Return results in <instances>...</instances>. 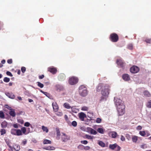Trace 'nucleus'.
I'll return each instance as SVG.
<instances>
[{"label":"nucleus","instance_id":"nucleus-1","mask_svg":"<svg viewBox=\"0 0 151 151\" xmlns=\"http://www.w3.org/2000/svg\"><path fill=\"white\" fill-rule=\"evenodd\" d=\"M100 89L101 90L102 96L100 98V101H106L108 97L110 91L111 86L108 85H103L101 84H100L97 87V91H99Z\"/></svg>","mask_w":151,"mask_h":151},{"label":"nucleus","instance_id":"nucleus-2","mask_svg":"<svg viewBox=\"0 0 151 151\" xmlns=\"http://www.w3.org/2000/svg\"><path fill=\"white\" fill-rule=\"evenodd\" d=\"M115 104L119 116L123 115L125 113V106L122 101L117 98H114Z\"/></svg>","mask_w":151,"mask_h":151},{"label":"nucleus","instance_id":"nucleus-3","mask_svg":"<svg viewBox=\"0 0 151 151\" xmlns=\"http://www.w3.org/2000/svg\"><path fill=\"white\" fill-rule=\"evenodd\" d=\"M26 128L24 127H22L21 130L13 129L11 130V133L15 135L21 136L23 134H26Z\"/></svg>","mask_w":151,"mask_h":151},{"label":"nucleus","instance_id":"nucleus-4","mask_svg":"<svg viewBox=\"0 0 151 151\" xmlns=\"http://www.w3.org/2000/svg\"><path fill=\"white\" fill-rule=\"evenodd\" d=\"M79 94L82 96H85L87 95L88 91L86 87L84 85H82L79 88Z\"/></svg>","mask_w":151,"mask_h":151},{"label":"nucleus","instance_id":"nucleus-5","mask_svg":"<svg viewBox=\"0 0 151 151\" xmlns=\"http://www.w3.org/2000/svg\"><path fill=\"white\" fill-rule=\"evenodd\" d=\"M109 39L113 42H116L119 39L118 35L115 33H112L110 34Z\"/></svg>","mask_w":151,"mask_h":151},{"label":"nucleus","instance_id":"nucleus-6","mask_svg":"<svg viewBox=\"0 0 151 151\" xmlns=\"http://www.w3.org/2000/svg\"><path fill=\"white\" fill-rule=\"evenodd\" d=\"M78 81V78L76 77L72 76L69 79L68 82L70 85H73L76 84Z\"/></svg>","mask_w":151,"mask_h":151},{"label":"nucleus","instance_id":"nucleus-7","mask_svg":"<svg viewBox=\"0 0 151 151\" xmlns=\"http://www.w3.org/2000/svg\"><path fill=\"white\" fill-rule=\"evenodd\" d=\"M109 147L111 149L116 151H119L121 149V147L116 143L110 144Z\"/></svg>","mask_w":151,"mask_h":151},{"label":"nucleus","instance_id":"nucleus-8","mask_svg":"<svg viewBox=\"0 0 151 151\" xmlns=\"http://www.w3.org/2000/svg\"><path fill=\"white\" fill-rule=\"evenodd\" d=\"M61 139L62 141L65 142L68 140L70 139V137L69 136L67 135L65 133L63 132L61 133Z\"/></svg>","mask_w":151,"mask_h":151},{"label":"nucleus","instance_id":"nucleus-9","mask_svg":"<svg viewBox=\"0 0 151 151\" xmlns=\"http://www.w3.org/2000/svg\"><path fill=\"white\" fill-rule=\"evenodd\" d=\"M47 71L53 74H55L57 71L56 68L53 66H50L47 68Z\"/></svg>","mask_w":151,"mask_h":151},{"label":"nucleus","instance_id":"nucleus-10","mask_svg":"<svg viewBox=\"0 0 151 151\" xmlns=\"http://www.w3.org/2000/svg\"><path fill=\"white\" fill-rule=\"evenodd\" d=\"M116 63L118 65L120 66L122 68H123L125 66V64L124 61L121 59H117Z\"/></svg>","mask_w":151,"mask_h":151},{"label":"nucleus","instance_id":"nucleus-11","mask_svg":"<svg viewBox=\"0 0 151 151\" xmlns=\"http://www.w3.org/2000/svg\"><path fill=\"white\" fill-rule=\"evenodd\" d=\"M139 71V68L137 66H134L132 67L130 69V72L133 73L138 72Z\"/></svg>","mask_w":151,"mask_h":151},{"label":"nucleus","instance_id":"nucleus-12","mask_svg":"<svg viewBox=\"0 0 151 151\" xmlns=\"http://www.w3.org/2000/svg\"><path fill=\"white\" fill-rule=\"evenodd\" d=\"M109 135L113 138H116V137L119 136L116 132L115 131H111L109 133Z\"/></svg>","mask_w":151,"mask_h":151},{"label":"nucleus","instance_id":"nucleus-13","mask_svg":"<svg viewBox=\"0 0 151 151\" xmlns=\"http://www.w3.org/2000/svg\"><path fill=\"white\" fill-rule=\"evenodd\" d=\"M79 117L80 119L82 121H84L85 118H86V115L83 112H81L79 114Z\"/></svg>","mask_w":151,"mask_h":151},{"label":"nucleus","instance_id":"nucleus-14","mask_svg":"<svg viewBox=\"0 0 151 151\" xmlns=\"http://www.w3.org/2000/svg\"><path fill=\"white\" fill-rule=\"evenodd\" d=\"M87 131L91 134L95 135L97 134V132L90 127L87 128Z\"/></svg>","mask_w":151,"mask_h":151},{"label":"nucleus","instance_id":"nucleus-15","mask_svg":"<svg viewBox=\"0 0 151 151\" xmlns=\"http://www.w3.org/2000/svg\"><path fill=\"white\" fill-rule=\"evenodd\" d=\"M58 80L60 81H63L65 79V76L64 74L61 73L58 76Z\"/></svg>","mask_w":151,"mask_h":151},{"label":"nucleus","instance_id":"nucleus-16","mask_svg":"<svg viewBox=\"0 0 151 151\" xmlns=\"http://www.w3.org/2000/svg\"><path fill=\"white\" fill-rule=\"evenodd\" d=\"M52 106L54 111L57 112L58 111L59 107L58 104L55 102H53L52 103Z\"/></svg>","mask_w":151,"mask_h":151},{"label":"nucleus","instance_id":"nucleus-17","mask_svg":"<svg viewBox=\"0 0 151 151\" xmlns=\"http://www.w3.org/2000/svg\"><path fill=\"white\" fill-rule=\"evenodd\" d=\"M122 78L125 81H128L130 80V77L127 74H123L122 76Z\"/></svg>","mask_w":151,"mask_h":151},{"label":"nucleus","instance_id":"nucleus-18","mask_svg":"<svg viewBox=\"0 0 151 151\" xmlns=\"http://www.w3.org/2000/svg\"><path fill=\"white\" fill-rule=\"evenodd\" d=\"M5 94L7 96L11 99H13L15 98L14 95L12 93L6 92Z\"/></svg>","mask_w":151,"mask_h":151},{"label":"nucleus","instance_id":"nucleus-19","mask_svg":"<svg viewBox=\"0 0 151 151\" xmlns=\"http://www.w3.org/2000/svg\"><path fill=\"white\" fill-rule=\"evenodd\" d=\"M145 96L146 97H150L151 96V94L148 91L145 90L143 92Z\"/></svg>","mask_w":151,"mask_h":151},{"label":"nucleus","instance_id":"nucleus-20","mask_svg":"<svg viewBox=\"0 0 151 151\" xmlns=\"http://www.w3.org/2000/svg\"><path fill=\"white\" fill-rule=\"evenodd\" d=\"M9 114L11 116L13 117H14L16 116L15 110L14 109H11V110L10 111Z\"/></svg>","mask_w":151,"mask_h":151},{"label":"nucleus","instance_id":"nucleus-21","mask_svg":"<svg viewBox=\"0 0 151 151\" xmlns=\"http://www.w3.org/2000/svg\"><path fill=\"white\" fill-rule=\"evenodd\" d=\"M43 148L44 149L48 150H54L55 149L54 147L50 146L45 147Z\"/></svg>","mask_w":151,"mask_h":151},{"label":"nucleus","instance_id":"nucleus-22","mask_svg":"<svg viewBox=\"0 0 151 151\" xmlns=\"http://www.w3.org/2000/svg\"><path fill=\"white\" fill-rule=\"evenodd\" d=\"M138 137L135 135H133L132 136V142L135 143H136L138 140Z\"/></svg>","mask_w":151,"mask_h":151},{"label":"nucleus","instance_id":"nucleus-23","mask_svg":"<svg viewBox=\"0 0 151 151\" xmlns=\"http://www.w3.org/2000/svg\"><path fill=\"white\" fill-rule=\"evenodd\" d=\"M72 111L73 113H77L79 110L78 109H76L75 106H72L71 107Z\"/></svg>","mask_w":151,"mask_h":151},{"label":"nucleus","instance_id":"nucleus-24","mask_svg":"<svg viewBox=\"0 0 151 151\" xmlns=\"http://www.w3.org/2000/svg\"><path fill=\"white\" fill-rule=\"evenodd\" d=\"M64 107L67 109H69L71 108V106L67 103H65L63 104Z\"/></svg>","mask_w":151,"mask_h":151},{"label":"nucleus","instance_id":"nucleus-25","mask_svg":"<svg viewBox=\"0 0 151 151\" xmlns=\"http://www.w3.org/2000/svg\"><path fill=\"white\" fill-rule=\"evenodd\" d=\"M85 137L86 138L92 140L94 138L93 136H91L88 134L85 135Z\"/></svg>","mask_w":151,"mask_h":151},{"label":"nucleus","instance_id":"nucleus-26","mask_svg":"<svg viewBox=\"0 0 151 151\" xmlns=\"http://www.w3.org/2000/svg\"><path fill=\"white\" fill-rule=\"evenodd\" d=\"M14 149L17 151H19L20 150V147L19 145H16L14 146Z\"/></svg>","mask_w":151,"mask_h":151},{"label":"nucleus","instance_id":"nucleus-27","mask_svg":"<svg viewBox=\"0 0 151 151\" xmlns=\"http://www.w3.org/2000/svg\"><path fill=\"white\" fill-rule=\"evenodd\" d=\"M51 143V141L47 139H45L43 141V143L44 144H50Z\"/></svg>","mask_w":151,"mask_h":151},{"label":"nucleus","instance_id":"nucleus-28","mask_svg":"<svg viewBox=\"0 0 151 151\" xmlns=\"http://www.w3.org/2000/svg\"><path fill=\"white\" fill-rule=\"evenodd\" d=\"M97 131L98 132L101 134H103L104 133V129L102 128H98Z\"/></svg>","mask_w":151,"mask_h":151},{"label":"nucleus","instance_id":"nucleus-29","mask_svg":"<svg viewBox=\"0 0 151 151\" xmlns=\"http://www.w3.org/2000/svg\"><path fill=\"white\" fill-rule=\"evenodd\" d=\"M98 144L102 147H105V143L102 141H99L98 143Z\"/></svg>","mask_w":151,"mask_h":151},{"label":"nucleus","instance_id":"nucleus-30","mask_svg":"<svg viewBox=\"0 0 151 151\" xmlns=\"http://www.w3.org/2000/svg\"><path fill=\"white\" fill-rule=\"evenodd\" d=\"M73 38L70 36L68 37L66 39V40L67 41L71 42H72L73 40Z\"/></svg>","mask_w":151,"mask_h":151},{"label":"nucleus","instance_id":"nucleus-31","mask_svg":"<svg viewBox=\"0 0 151 151\" xmlns=\"http://www.w3.org/2000/svg\"><path fill=\"white\" fill-rule=\"evenodd\" d=\"M37 86L40 88H42L43 87L44 85L43 84L39 82H37Z\"/></svg>","mask_w":151,"mask_h":151},{"label":"nucleus","instance_id":"nucleus-32","mask_svg":"<svg viewBox=\"0 0 151 151\" xmlns=\"http://www.w3.org/2000/svg\"><path fill=\"white\" fill-rule=\"evenodd\" d=\"M146 105L148 108H151V100L148 101Z\"/></svg>","mask_w":151,"mask_h":151},{"label":"nucleus","instance_id":"nucleus-33","mask_svg":"<svg viewBox=\"0 0 151 151\" xmlns=\"http://www.w3.org/2000/svg\"><path fill=\"white\" fill-rule=\"evenodd\" d=\"M42 129L43 131L45 132H48V130L47 127H45L44 126L42 127Z\"/></svg>","mask_w":151,"mask_h":151},{"label":"nucleus","instance_id":"nucleus-34","mask_svg":"<svg viewBox=\"0 0 151 151\" xmlns=\"http://www.w3.org/2000/svg\"><path fill=\"white\" fill-rule=\"evenodd\" d=\"M61 135V134L60 133V132L56 133V139L58 140L60 138Z\"/></svg>","mask_w":151,"mask_h":151},{"label":"nucleus","instance_id":"nucleus-35","mask_svg":"<svg viewBox=\"0 0 151 151\" xmlns=\"http://www.w3.org/2000/svg\"><path fill=\"white\" fill-rule=\"evenodd\" d=\"M10 80V79L9 78L6 77H4L3 79L4 81L6 83L9 82V81Z\"/></svg>","mask_w":151,"mask_h":151},{"label":"nucleus","instance_id":"nucleus-36","mask_svg":"<svg viewBox=\"0 0 151 151\" xmlns=\"http://www.w3.org/2000/svg\"><path fill=\"white\" fill-rule=\"evenodd\" d=\"M145 131H140L139 132V134L142 136L145 137Z\"/></svg>","mask_w":151,"mask_h":151},{"label":"nucleus","instance_id":"nucleus-37","mask_svg":"<svg viewBox=\"0 0 151 151\" xmlns=\"http://www.w3.org/2000/svg\"><path fill=\"white\" fill-rule=\"evenodd\" d=\"M0 117L1 118H4V114L2 111H0Z\"/></svg>","mask_w":151,"mask_h":151},{"label":"nucleus","instance_id":"nucleus-38","mask_svg":"<svg viewBox=\"0 0 151 151\" xmlns=\"http://www.w3.org/2000/svg\"><path fill=\"white\" fill-rule=\"evenodd\" d=\"M64 118L66 122L68 123H71V122L69 120V119L68 117V116L67 115H65L64 116Z\"/></svg>","mask_w":151,"mask_h":151},{"label":"nucleus","instance_id":"nucleus-39","mask_svg":"<svg viewBox=\"0 0 151 151\" xmlns=\"http://www.w3.org/2000/svg\"><path fill=\"white\" fill-rule=\"evenodd\" d=\"M147 147V145L146 144H144L140 146V147L142 149L146 148Z\"/></svg>","mask_w":151,"mask_h":151},{"label":"nucleus","instance_id":"nucleus-40","mask_svg":"<svg viewBox=\"0 0 151 151\" xmlns=\"http://www.w3.org/2000/svg\"><path fill=\"white\" fill-rule=\"evenodd\" d=\"M56 115L58 116H62L63 115V113L62 112H60V111H58V112H57L56 113Z\"/></svg>","mask_w":151,"mask_h":151},{"label":"nucleus","instance_id":"nucleus-41","mask_svg":"<svg viewBox=\"0 0 151 151\" xmlns=\"http://www.w3.org/2000/svg\"><path fill=\"white\" fill-rule=\"evenodd\" d=\"M24 125L27 127L30 126L32 129H33L34 127H33L32 125L30 124V123H24Z\"/></svg>","mask_w":151,"mask_h":151},{"label":"nucleus","instance_id":"nucleus-42","mask_svg":"<svg viewBox=\"0 0 151 151\" xmlns=\"http://www.w3.org/2000/svg\"><path fill=\"white\" fill-rule=\"evenodd\" d=\"M1 135H3L6 133V131L4 129H1L0 130Z\"/></svg>","mask_w":151,"mask_h":151},{"label":"nucleus","instance_id":"nucleus-43","mask_svg":"<svg viewBox=\"0 0 151 151\" xmlns=\"http://www.w3.org/2000/svg\"><path fill=\"white\" fill-rule=\"evenodd\" d=\"M145 41L147 43H150L151 42V39H146L145 40Z\"/></svg>","mask_w":151,"mask_h":151},{"label":"nucleus","instance_id":"nucleus-44","mask_svg":"<svg viewBox=\"0 0 151 151\" xmlns=\"http://www.w3.org/2000/svg\"><path fill=\"white\" fill-rule=\"evenodd\" d=\"M80 129L82 131H87V128H86L85 127H81Z\"/></svg>","mask_w":151,"mask_h":151},{"label":"nucleus","instance_id":"nucleus-45","mask_svg":"<svg viewBox=\"0 0 151 151\" xmlns=\"http://www.w3.org/2000/svg\"><path fill=\"white\" fill-rule=\"evenodd\" d=\"M126 137L127 139L128 140H129L131 139L130 135L128 134H126Z\"/></svg>","mask_w":151,"mask_h":151},{"label":"nucleus","instance_id":"nucleus-46","mask_svg":"<svg viewBox=\"0 0 151 151\" xmlns=\"http://www.w3.org/2000/svg\"><path fill=\"white\" fill-rule=\"evenodd\" d=\"M81 110L83 111H87L88 110V108L86 106H83L81 108Z\"/></svg>","mask_w":151,"mask_h":151},{"label":"nucleus","instance_id":"nucleus-47","mask_svg":"<svg viewBox=\"0 0 151 151\" xmlns=\"http://www.w3.org/2000/svg\"><path fill=\"white\" fill-rule=\"evenodd\" d=\"M21 70L22 72L24 73L26 71V68L24 67H22L21 68Z\"/></svg>","mask_w":151,"mask_h":151},{"label":"nucleus","instance_id":"nucleus-48","mask_svg":"<svg viewBox=\"0 0 151 151\" xmlns=\"http://www.w3.org/2000/svg\"><path fill=\"white\" fill-rule=\"evenodd\" d=\"M6 74L9 76L11 77H12L13 76V75L12 73L9 71H7L6 72Z\"/></svg>","mask_w":151,"mask_h":151},{"label":"nucleus","instance_id":"nucleus-49","mask_svg":"<svg viewBox=\"0 0 151 151\" xmlns=\"http://www.w3.org/2000/svg\"><path fill=\"white\" fill-rule=\"evenodd\" d=\"M150 135V134L149 133V132L148 131H145V137H148Z\"/></svg>","mask_w":151,"mask_h":151},{"label":"nucleus","instance_id":"nucleus-50","mask_svg":"<svg viewBox=\"0 0 151 151\" xmlns=\"http://www.w3.org/2000/svg\"><path fill=\"white\" fill-rule=\"evenodd\" d=\"M1 126L2 128L6 127L7 126V123H1Z\"/></svg>","mask_w":151,"mask_h":151},{"label":"nucleus","instance_id":"nucleus-51","mask_svg":"<svg viewBox=\"0 0 151 151\" xmlns=\"http://www.w3.org/2000/svg\"><path fill=\"white\" fill-rule=\"evenodd\" d=\"M88 141L86 140H83V141H81V143L82 144L86 145L88 143Z\"/></svg>","mask_w":151,"mask_h":151},{"label":"nucleus","instance_id":"nucleus-52","mask_svg":"<svg viewBox=\"0 0 151 151\" xmlns=\"http://www.w3.org/2000/svg\"><path fill=\"white\" fill-rule=\"evenodd\" d=\"M18 122L19 123H23L24 121L22 118H19L17 119Z\"/></svg>","mask_w":151,"mask_h":151},{"label":"nucleus","instance_id":"nucleus-53","mask_svg":"<svg viewBox=\"0 0 151 151\" xmlns=\"http://www.w3.org/2000/svg\"><path fill=\"white\" fill-rule=\"evenodd\" d=\"M96 123H101V118H98L96 120Z\"/></svg>","mask_w":151,"mask_h":151},{"label":"nucleus","instance_id":"nucleus-54","mask_svg":"<svg viewBox=\"0 0 151 151\" xmlns=\"http://www.w3.org/2000/svg\"><path fill=\"white\" fill-rule=\"evenodd\" d=\"M121 140L122 141H124L125 140V137L122 135H121Z\"/></svg>","mask_w":151,"mask_h":151},{"label":"nucleus","instance_id":"nucleus-55","mask_svg":"<svg viewBox=\"0 0 151 151\" xmlns=\"http://www.w3.org/2000/svg\"><path fill=\"white\" fill-rule=\"evenodd\" d=\"M7 62L9 64H12V59H8L7 61Z\"/></svg>","mask_w":151,"mask_h":151},{"label":"nucleus","instance_id":"nucleus-56","mask_svg":"<svg viewBox=\"0 0 151 151\" xmlns=\"http://www.w3.org/2000/svg\"><path fill=\"white\" fill-rule=\"evenodd\" d=\"M27 143V140L26 139H24L22 141V143L23 145H24Z\"/></svg>","mask_w":151,"mask_h":151},{"label":"nucleus","instance_id":"nucleus-57","mask_svg":"<svg viewBox=\"0 0 151 151\" xmlns=\"http://www.w3.org/2000/svg\"><path fill=\"white\" fill-rule=\"evenodd\" d=\"M44 75H42L39 76V79H41L43 78L44 77Z\"/></svg>","mask_w":151,"mask_h":151},{"label":"nucleus","instance_id":"nucleus-58","mask_svg":"<svg viewBox=\"0 0 151 151\" xmlns=\"http://www.w3.org/2000/svg\"><path fill=\"white\" fill-rule=\"evenodd\" d=\"M13 127L15 128H18V126L17 124H14L13 125Z\"/></svg>","mask_w":151,"mask_h":151},{"label":"nucleus","instance_id":"nucleus-59","mask_svg":"<svg viewBox=\"0 0 151 151\" xmlns=\"http://www.w3.org/2000/svg\"><path fill=\"white\" fill-rule=\"evenodd\" d=\"M142 129V127L141 126H138L137 128V130H140L141 129Z\"/></svg>","mask_w":151,"mask_h":151},{"label":"nucleus","instance_id":"nucleus-60","mask_svg":"<svg viewBox=\"0 0 151 151\" xmlns=\"http://www.w3.org/2000/svg\"><path fill=\"white\" fill-rule=\"evenodd\" d=\"M56 133H60V131L58 128H56Z\"/></svg>","mask_w":151,"mask_h":151},{"label":"nucleus","instance_id":"nucleus-61","mask_svg":"<svg viewBox=\"0 0 151 151\" xmlns=\"http://www.w3.org/2000/svg\"><path fill=\"white\" fill-rule=\"evenodd\" d=\"M90 147H89V146H87L86 147L84 148V149H85V150H89V149H90Z\"/></svg>","mask_w":151,"mask_h":151},{"label":"nucleus","instance_id":"nucleus-62","mask_svg":"<svg viewBox=\"0 0 151 151\" xmlns=\"http://www.w3.org/2000/svg\"><path fill=\"white\" fill-rule=\"evenodd\" d=\"M1 63L2 64H4L5 63V60H2L1 61Z\"/></svg>","mask_w":151,"mask_h":151},{"label":"nucleus","instance_id":"nucleus-63","mask_svg":"<svg viewBox=\"0 0 151 151\" xmlns=\"http://www.w3.org/2000/svg\"><path fill=\"white\" fill-rule=\"evenodd\" d=\"M71 124L74 127H76L77 125V123H71Z\"/></svg>","mask_w":151,"mask_h":151},{"label":"nucleus","instance_id":"nucleus-64","mask_svg":"<svg viewBox=\"0 0 151 151\" xmlns=\"http://www.w3.org/2000/svg\"><path fill=\"white\" fill-rule=\"evenodd\" d=\"M17 98L20 101H22V98L21 97H20V96L18 97H17Z\"/></svg>","mask_w":151,"mask_h":151}]
</instances>
